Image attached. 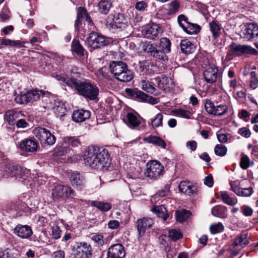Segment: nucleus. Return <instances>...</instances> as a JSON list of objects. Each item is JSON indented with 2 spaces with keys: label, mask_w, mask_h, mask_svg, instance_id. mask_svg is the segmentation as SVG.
<instances>
[{
  "label": "nucleus",
  "mask_w": 258,
  "mask_h": 258,
  "mask_svg": "<svg viewBox=\"0 0 258 258\" xmlns=\"http://www.w3.org/2000/svg\"><path fill=\"white\" fill-rule=\"evenodd\" d=\"M83 158L86 166L98 170H106L111 163L108 150L102 147H87L84 151Z\"/></svg>",
  "instance_id": "1"
},
{
  "label": "nucleus",
  "mask_w": 258,
  "mask_h": 258,
  "mask_svg": "<svg viewBox=\"0 0 258 258\" xmlns=\"http://www.w3.org/2000/svg\"><path fill=\"white\" fill-rule=\"evenodd\" d=\"M71 83V88L79 95L90 100H95L98 98L99 89L94 82L85 79H76Z\"/></svg>",
  "instance_id": "2"
},
{
  "label": "nucleus",
  "mask_w": 258,
  "mask_h": 258,
  "mask_svg": "<svg viewBox=\"0 0 258 258\" xmlns=\"http://www.w3.org/2000/svg\"><path fill=\"white\" fill-rule=\"evenodd\" d=\"M110 72L115 79L121 82H129L133 78V74L123 61H112L109 64Z\"/></svg>",
  "instance_id": "3"
},
{
  "label": "nucleus",
  "mask_w": 258,
  "mask_h": 258,
  "mask_svg": "<svg viewBox=\"0 0 258 258\" xmlns=\"http://www.w3.org/2000/svg\"><path fill=\"white\" fill-rule=\"evenodd\" d=\"M145 174L151 179L157 180L164 172L163 166L158 161L153 160L147 163Z\"/></svg>",
  "instance_id": "4"
},
{
  "label": "nucleus",
  "mask_w": 258,
  "mask_h": 258,
  "mask_svg": "<svg viewBox=\"0 0 258 258\" xmlns=\"http://www.w3.org/2000/svg\"><path fill=\"white\" fill-rule=\"evenodd\" d=\"M86 43L90 50L92 51L95 49L107 45L109 41L103 36L93 32L87 39Z\"/></svg>",
  "instance_id": "5"
},
{
  "label": "nucleus",
  "mask_w": 258,
  "mask_h": 258,
  "mask_svg": "<svg viewBox=\"0 0 258 258\" xmlns=\"http://www.w3.org/2000/svg\"><path fill=\"white\" fill-rule=\"evenodd\" d=\"M72 250L75 258H90L92 254L91 245L85 242L76 243Z\"/></svg>",
  "instance_id": "6"
},
{
  "label": "nucleus",
  "mask_w": 258,
  "mask_h": 258,
  "mask_svg": "<svg viewBox=\"0 0 258 258\" xmlns=\"http://www.w3.org/2000/svg\"><path fill=\"white\" fill-rule=\"evenodd\" d=\"M33 134L41 144L52 145L55 143L56 139L50 132L44 127H37L33 130Z\"/></svg>",
  "instance_id": "7"
},
{
  "label": "nucleus",
  "mask_w": 258,
  "mask_h": 258,
  "mask_svg": "<svg viewBox=\"0 0 258 258\" xmlns=\"http://www.w3.org/2000/svg\"><path fill=\"white\" fill-rule=\"evenodd\" d=\"M125 92L127 95L139 101L147 102L153 105L158 103L156 98L137 89L126 88Z\"/></svg>",
  "instance_id": "8"
},
{
  "label": "nucleus",
  "mask_w": 258,
  "mask_h": 258,
  "mask_svg": "<svg viewBox=\"0 0 258 258\" xmlns=\"http://www.w3.org/2000/svg\"><path fill=\"white\" fill-rule=\"evenodd\" d=\"M74 195V191L70 187L62 185H57L52 189V197L53 200H57L64 197L70 198Z\"/></svg>",
  "instance_id": "9"
},
{
  "label": "nucleus",
  "mask_w": 258,
  "mask_h": 258,
  "mask_svg": "<svg viewBox=\"0 0 258 258\" xmlns=\"http://www.w3.org/2000/svg\"><path fill=\"white\" fill-rule=\"evenodd\" d=\"M205 108L208 113L218 116L224 114L228 110V107L226 105L220 104L215 106L213 102L209 100H206Z\"/></svg>",
  "instance_id": "10"
},
{
  "label": "nucleus",
  "mask_w": 258,
  "mask_h": 258,
  "mask_svg": "<svg viewBox=\"0 0 258 258\" xmlns=\"http://www.w3.org/2000/svg\"><path fill=\"white\" fill-rule=\"evenodd\" d=\"M242 37L247 41L255 40L258 37V25L255 23L245 25L242 31Z\"/></svg>",
  "instance_id": "11"
},
{
  "label": "nucleus",
  "mask_w": 258,
  "mask_h": 258,
  "mask_svg": "<svg viewBox=\"0 0 258 258\" xmlns=\"http://www.w3.org/2000/svg\"><path fill=\"white\" fill-rule=\"evenodd\" d=\"M218 69L214 64H209L203 72L205 81L210 84L215 82L218 78Z\"/></svg>",
  "instance_id": "12"
},
{
  "label": "nucleus",
  "mask_w": 258,
  "mask_h": 258,
  "mask_svg": "<svg viewBox=\"0 0 258 258\" xmlns=\"http://www.w3.org/2000/svg\"><path fill=\"white\" fill-rule=\"evenodd\" d=\"M18 147L22 151L35 152L37 151L38 144L34 139H25L18 143Z\"/></svg>",
  "instance_id": "13"
},
{
  "label": "nucleus",
  "mask_w": 258,
  "mask_h": 258,
  "mask_svg": "<svg viewBox=\"0 0 258 258\" xmlns=\"http://www.w3.org/2000/svg\"><path fill=\"white\" fill-rule=\"evenodd\" d=\"M125 255L124 246L121 244L112 245L107 252V258H124Z\"/></svg>",
  "instance_id": "14"
},
{
  "label": "nucleus",
  "mask_w": 258,
  "mask_h": 258,
  "mask_svg": "<svg viewBox=\"0 0 258 258\" xmlns=\"http://www.w3.org/2000/svg\"><path fill=\"white\" fill-rule=\"evenodd\" d=\"M161 31V28L158 25L152 24L146 27L142 31V34L145 38L155 39L158 36Z\"/></svg>",
  "instance_id": "15"
},
{
  "label": "nucleus",
  "mask_w": 258,
  "mask_h": 258,
  "mask_svg": "<svg viewBox=\"0 0 258 258\" xmlns=\"http://www.w3.org/2000/svg\"><path fill=\"white\" fill-rule=\"evenodd\" d=\"M230 47L233 53L237 55L242 54H254L257 52L256 50L248 45H242L236 43H232Z\"/></svg>",
  "instance_id": "16"
},
{
  "label": "nucleus",
  "mask_w": 258,
  "mask_h": 258,
  "mask_svg": "<svg viewBox=\"0 0 258 258\" xmlns=\"http://www.w3.org/2000/svg\"><path fill=\"white\" fill-rule=\"evenodd\" d=\"M14 233L21 238L26 239L32 234L31 228L28 225L18 224L14 229Z\"/></svg>",
  "instance_id": "17"
},
{
  "label": "nucleus",
  "mask_w": 258,
  "mask_h": 258,
  "mask_svg": "<svg viewBox=\"0 0 258 258\" xmlns=\"http://www.w3.org/2000/svg\"><path fill=\"white\" fill-rule=\"evenodd\" d=\"M153 224L151 218H144L139 219L137 222L138 231L140 236H143L146 232L147 228H150Z\"/></svg>",
  "instance_id": "18"
},
{
  "label": "nucleus",
  "mask_w": 258,
  "mask_h": 258,
  "mask_svg": "<svg viewBox=\"0 0 258 258\" xmlns=\"http://www.w3.org/2000/svg\"><path fill=\"white\" fill-rule=\"evenodd\" d=\"M178 188L180 192L188 196L196 194L198 191V188L196 185L186 181H181L178 185Z\"/></svg>",
  "instance_id": "19"
},
{
  "label": "nucleus",
  "mask_w": 258,
  "mask_h": 258,
  "mask_svg": "<svg viewBox=\"0 0 258 258\" xmlns=\"http://www.w3.org/2000/svg\"><path fill=\"white\" fill-rule=\"evenodd\" d=\"M210 32L214 40L219 38L222 34V26L216 20L210 21L208 24Z\"/></svg>",
  "instance_id": "20"
},
{
  "label": "nucleus",
  "mask_w": 258,
  "mask_h": 258,
  "mask_svg": "<svg viewBox=\"0 0 258 258\" xmlns=\"http://www.w3.org/2000/svg\"><path fill=\"white\" fill-rule=\"evenodd\" d=\"M112 25L115 28L124 29L128 24V20L123 14H118L114 16Z\"/></svg>",
  "instance_id": "21"
},
{
  "label": "nucleus",
  "mask_w": 258,
  "mask_h": 258,
  "mask_svg": "<svg viewBox=\"0 0 258 258\" xmlns=\"http://www.w3.org/2000/svg\"><path fill=\"white\" fill-rule=\"evenodd\" d=\"M70 180L72 185L78 189H81L85 183V178L78 172L73 173L70 176Z\"/></svg>",
  "instance_id": "22"
},
{
  "label": "nucleus",
  "mask_w": 258,
  "mask_h": 258,
  "mask_svg": "<svg viewBox=\"0 0 258 258\" xmlns=\"http://www.w3.org/2000/svg\"><path fill=\"white\" fill-rule=\"evenodd\" d=\"M90 116V112L88 110L80 109L74 111L72 114V119L76 122H81Z\"/></svg>",
  "instance_id": "23"
},
{
  "label": "nucleus",
  "mask_w": 258,
  "mask_h": 258,
  "mask_svg": "<svg viewBox=\"0 0 258 258\" xmlns=\"http://www.w3.org/2000/svg\"><path fill=\"white\" fill-rule=\"evenodd\" d=\"M143 140L146 143L152 144L163 149H165L166 147L165 142L162 138L157 136L151 135L144 138Z\"/></svg>",
  "instance_id": "24"
},
{
  "label": "nucleus",
  "mask_w": 258,
  "mask_h": 258,
  "mask_svg": "<svg viewBox=\"0 0 258 258\" xmlns=\"http://www.w3.org/2000/svg\"><path fill=\"white\" fill-rule=\"evenodd\" d=\"M111 0H100L97 4L98 12L101 14L106 15L112 7Z\"/></svg>",
  "instance_id": "25"
},
{
  "label": "nucleus",
  "mask_w": 258,
  "mask_h": 258,
  "mask_svg": "<svg viewBox=\"0 0 258 258\" xmlns=\"http://www.w3.org/2000/svg\"><path fill=\"white\" fill-rule=\"evenodd\" d=\"M6 171L8 172L9 174L8 176H20L23 178V173L27 171L26 170H23V169L17 166L10 165L9 166L6 167Z\"/></svg>",
  "instance_id": "26"
},
{
  "label": "nucleus",
  "mask_w": 258,
  "mask_h": 258,
  "mask_svg": "<svg viewBox=\"0 0 258 258\" xmlns=\"http://www.w3.org/2000/svg\"><path fill=\"white\" fill-rule=\"evenodd\" d=\"M151 211L158 217L162 218L163 221H166L169 217L166 208L163 205L154 206Z\"/></svg>",
  "instance_id": "27"
},
{
  "label": "nucleus",
  "mask_w": 258,
  "mask_h": 258,
  "mask_svg": "<svg viewBox=\"0 0 258 258\" xmlns=\"http://www.w3.org/2000/svg\"><path fill=\"white\" fill-rule=\"evenodd\" d=\"M45 92L42 90L32 89L27 91V95L29 97L30 102L36 101L43 97Z\"/></svg>",
  "instance_id": "28"
},
{
  "label": "nucleus",
  "mask_w": 258,
  "mask_h": 258,
  "mask_svg": "<svg viewBox=\"0 0 258 258\" xmlns=\"http://www.w3.org/2000/svg\"><path fill=\"white\" fill-rule=\"evenodd\" d=\"M20 113L13 110L7 111L5 115V120L10 125H14L16 122V120L19 118Z\"/></svg>",
  "instance_id": "29"
},
{
  "label": "nucleus",
  "mask_w": 258,
  "mask_h": 258,
  "mask_svg": "<svg viewBox=\"0 0 258 258\" xmlns=\"http://www.w3.org/2000/svg\"><path fill=\"white\" fill-rule=\"evenodd\" d=\"M53 110L57 116H62L67 111L66 105L61 101L56 102L53 107Z\"/></svg>",
  "instance_id": "30"
},
{
  "label": "nucleus",
  "mask_w": 258,
  "mask_h": 258,
  "mask_svg": "<svg viewBox=\"0 0 258 258\" xmlns=\"http://www.w3.org/2000/svg\"><path fill=\"white\" fill-rule=\"evenodd\" d=\"M182 29L187 34L192 35L198 34L200 32L201 28L200 26L197 24L189 22L187 24L185 27Z\"/></svg>",
  "instance_id": "31"
},
{
  "label": "nucleus",
  "mask_w": 258,
  "mask_h": 258,
  "mask_svg": "<svg viewBox=\"0 0 258 258\" xmlns=\"http://www.w3.org/2000/svg\"><path fill=\"white\" fill-rule=\"evenodd\" d=\"M248 243V240L247 238V235L242 234L235 239L234 242L230 245V248H231L232 247L236 246H245Z\"/></svg>",
  "instance_id": "32"
},
{
  "label": "nucleus",
  "mask_w": 258,
  "mask_h": 258,
  "mask_svg": "<svg viewBox=\"0 0 258 258\" xmlns=\"http://www.w3.org/2000/svg\"><path fill=\"white\" fill-rule=\"evenodd\" d=\"M141 83L142 88L145 91L155 95L158 94L156 88L149 81L143 80L141 81Z\"/></svg>",
  "instance_id": "33"
},
{
  "label": "nucleus",
  "mask_w": 258,
  "mask_h": 258,
  "mask_svg": "<svg viewBox=\"0 0 258 258\" xmlns=\"http://www.w3.org/2000/svg\"><path fill=\"white\" fill-rule=\"evenodd\" d=\"M72 50L80 56H84L85 49L78 40H74L72 43Z\"/></svg>",
  "instance_id": "34"
},
{
  "label": "nucleus",
  "mask_w": 258,
  "mask_h": 258,
  "mask_svg": "<svg viewBox=\"0 0 258 258\" xmlns=\"http://www.w3.org/2000/svg\"><path fill=\"white\" fill-rule=\"evenodd\" d=\"M180 47L182 52L186 54L191 53L194 49V45L187 39L181 41Z\"/></svg>",
  "instance_id": "35"
},
{
  "label": "nucleus",
  "mask_w": 258,
  "mask_h": 258,
  "mask_svg": "<svg viewBox=\"0 0 258 258\" xmlns=\"http://www.w3.org/2000/svg\"><path fill=\"white\" fill-rule=\"evenodd\" d=\"M128 125L131 127H136L140 124V121L138 117L132 112L127 114L126 115Z\"/></svg>",
  "instance_id": "36"
},
{
  "label": "nucleus",
  "mask_w": 258,
  "mask_h": 258,
  "mask_svg": "<svg viewBox=\"0 0 258 258\" xmlns=\"http://www.w3.org/2000/svg\"><path fill=\"white\" fill-rule=\"evenodd\" d=\"M91 205L103 212L109 211L111 208V205L109 203L98 201H92Z\"/></svg>",
  "instance_id": "37"
},
{
  "label": "nucleus",
  "mask_w": 258,
  "mask_h": 258,
  "mask_svg": "<svg viewBox=\"0 0 258 258\" xmlns=\"http://www.w3.org/2000/svg\"><path fill=\"white\" fill-rule=\"evenodd\" d=\"M190 212L185 210L177 211L176 212V217L177 221L182 223L186 221L190 216Z\"/></svg>",
  "instance_id": "38"
},
{
  "label": "nucleus",
  "mask_w": 258,
  "mask_h": 258,
  "mask_svg": "<svg viewBox=\"0 0 258 258\" xmlns=\"http://www.w3.org/2000/svg\"><path fill=\"white\" fill-rule=\"evenodd\" d=\"M179 3L177 0H174L168 5L167 14L171 15L175 14L179 9Z\"/></svg>",
  "instance_id": "39"
},
{
  "label": "nucleus",
  "mask_w": 258,
  "mask_h": 258,
  "mask_svg": "<svg viewBox=\"0 0 258 258\" xmlns=\"http://www.w3.org/2000/svg\"><path fill=\"white\" fill-rule=\"evenodd\" d=\"M160 47L165 53H169L171 51V42L169 39L163 37L160 40Z\"/></svg>",
  "instance_id": "40"
},
{
  "label": "nucleus",
  "mask_w": 258,
  "mask_h": 258,
  "mask_svg": "<svg viewBox=\"0 0 258 258\" xmlns=\"http://www.w3.org/2000/svg\"><path fill=\"white\" fill-rule=\"evenodd\" d=\"M221 199L226 204L233 206L236 204L235 199L231 198L227 191H221L220 193Z\"/></svg>",
  "instance_id": "41"
},
{
  "label": "nucleus",
  "mask_w": 258,
  "mask_h": 258,
  "mask_svg": "<svg viewBox=\"0 0 258 258\" xmlns=\"http://www.w3.org/2000/svg\"><path fill=\"white\" fill-rule=\"evenodd\" d=\"M89 15L86 10L82 7H79L78 10L77 18L76 21V25L79 27L81 23V19H85Z\"/></svg>",
  "instance_id": "42"
},
{
  "label": "nucleus",
  "mask_w": 258,
  "mask_h": 258,
  "mask_svg": "<svg viewBox=\"0 0 258 258\" xmlns=\"http://www.w3.org/2000/svg\"><path fill=\"white\" fill-rule=\"evenodd\" d=\"M15 101L19 104H27L30 102L29 97L26 92H21L20 94L17 95L15 98Z\"/></svg>",
  "instance_id": "43"
},
{
  "label": "nucleus",
  "mask_w": 258,
  "mask_h": 258,
  "mask_svg": "<svg viewBox=\"0 0 258 258\" xmlns=\"http://www.w3.org/2000/svg\"><path fill=\"white\" fill-rule=\"evenodd\" d=\"M155 80L157 83L159 88L165 90L166 88L168 87L169 79L167 77H158L155 78Z\"/></svg>",
  "instance_id": "44"
},
{
  "label": "nucleus",
  "mask_w": 258,
  "mask_h": 258,
  "mask_svg": "<svg viewBox=\"0 0 258 258\" xmlns=\"http://www.w3.org/2000/svg\"><path fill=\"white\" fill-rule=\"evenodd\" d=\"M64 143L73 147H78L81 144L79 139L75 137H70L64 138Z\"/></svg>",
  "instance_id": "45"
},
{
  "label": "nucleus",
  "mask_w": 258,
  "mask_h": 258,
  "mask_svg": "<svg viewBox=\"0 0 258 258\" xmlns=\"http://www.w3.org/2000/svg\"><path fill=\"white\" fill-rule=\"evenodd\" d=\"M173 112L176 116L186 119L190 118L191 112L188 110L179 108L175 109Z\"/></svg>",
  "instance_id": "46"
},
{
  "label": "nucleus",
  "mask_w": 258,
  "mask_h": 258,
  "mask_svg": "<svg viewBox=\"0 0 258 258\" xmlns=\"http://www.w3.org/2000/svg\"><path fill=\"white\" fill-rule=\"evenodd\" d=\"M142 48L145 52L150 54L151 55H152V54L154 53L157 48L155 45L149 42L144 43Z\"/></svg>",
  "instance_id": "47"
},
{
  "label": "nucleus",
  "mask_w": 258,
  "mask_h": 258,
  "mask_svg": "<svg viewBox=\"0 0 258 258\" xmlns=\"http://www.w3.org/2000/svg\"><path fill=\"white\" fill-rule=\"evenodd\" d=\"M224 229V226L220 222L212 224L210 227V232L213 234L220 233L222 232Z\"/></svg>",
  "instance_id": "48"
},
{
  "label": "nucleus",
  "mask_w": 258,
  "mask_h": 258,
  "mask_svg": "<svg viewBox=\"0 0 258 258\" xmlns=\"http://www.w3.org/2000/svg\"><path fill=\"white\" fill-rule=\"evenodd\" d=\"M163 114L161 113H158L155 117L152 119L151 123L154 127H158L162 125Z\"/></svg>",
  "instance_id": "49"
},
{
  "label": "nucleus",
  "mask_w": 258,
  "mask_h": 258,
  "mask_svg": "<svg viewBox=\"0 0 258 258\" xmlns=\"http://www.w3.org/2000/svg\"><path fill=\"white\" fill-rule=\"evenodd\" d=\"M227 149L226 146L219 144L217 145L214 149L216 155L219 156H224L226 154Z\"/></svg>",
  "instance_id": "50"
},
{
  "label": "nucleus",
  "mask_w": 258,
  "mask_h": 258,
  "mask_svg": "<svg viewBox=\"0 0 258 258\" xmlns=\"http://www.w3.org/2000/svg\"><path fill=\"white\" fill-rule=\"evenodd\" d=\"M20 44L21 42L19 41L11 40L6 38L0 39V45L14 46L20 45Z\"/></svg>",
  "instance_id": "51"
},
{
  "label": "nucleus",
  "mask_w": 258,
  "mask_h": 258,
  "mask_svg": "<svg viewBox=\"0 0 258 258\" xmlns=\"http://www.w3.org/2000/svg\"><path fill=\"white\" fill-rule=\"evenodd\" d=\"M169 236L172 240L176 241L181 238L182 235L179 230L172 229L169 231Z\"/></svg>",
  "instance_id": "52"
},
{
  "label": "nucleus",
  "mask_w": 258,
  "mask_h": 258,
  "mask_svg": "<svg viewBox=\"0 0 258 258\" xmlns=\"http://www.w3.org/2000/svg\"><path fill=\"white\" fill-rule=\"evenodd\" d=\"M253 189L252 187L248 188H239V192L237 195L242 197H249L253 193Z\"/></svg>",
  "instance_id": "53"
},
{
  "label": "nucleus",
  "mask_w": 258,
  "mask_h": 258,
  "mask_svg": "<svg viewBox=\"0 0 258 258\" xmlns=\"http://www.w3.org/2000/svg\"><path fill=\"white\" fill-rule=\"evenodd\" d=\"M250 87L254 89L258 87V79L256 76L255 72H251L250 73Z\"/></svg>",
  "instance_id": "54"
},
{
  "label": "nucleus",
  "mask_w": 258,
  "mask_h": 258,
  "mask_svg": "<svg viewBox=\"0 0 258 258\" xmlns=\"http://www.w3.org/2000/svg\"><path fill=\"white\" fill-rule=\"evenodd\" d=\"M165 53H166L162 49L159 50L156 48L154 53L152 54V56L159 59L167 60V56Z\"/></svg>",
  "instance_id": "55"
},
{
  "label": "nucleus",
  "mask_w": 258,
  "mask_h": 258,
  "mask_svg": "<svg viewBox=\"0 0 258 258\" xmlns=\"http://www.w3.org/2000/svg\"><path fill=\"white\" fill-rule=\"evenodd\" d=\"M250 160L247 155H242L240 165L243 169H246L249 167Z\"/></svg>",
  "instance_id": "56"
},
{
  "label": "nucleus",
  "mask_w": 258,
  "mask_h": 258,
  "mask_svg": "<svg viewBox=\"0 0 258 258\" xmlns=\"http://www.w3.org/2000/svg\"><path fill=\"white\" fill-rule=\"evenodd\" d=\"M55 78L57 81L62 82L67 84L69 87L71 88V83L72 82L73 80H76L74 77H72L71 80H69L67 79L65 77L60 75H56L55 76Z\"/></svg>",
  "instance_id": "57"
},
{
  "label": "nucleus",
  "mask_w": 258,
  "mask_h": 258,
  "mask_svg": "<svg viewBox=\"0 0 258 258\" xmlns=\"http://www.w3.org/2000/svg\"><path fill=\"white\" fill-rule=\"evenodd\" d=\"M178 22L182 29L185 27L187 24L189 23L187 18L184 15H180L178 17Z\"/></svg>",
  "instance_id": "58"
},
{
  "label": "nucleus",
  "mask_w": 258,
  "mask_h": 258,
  "mask_svg": "<svg viewBox=\"0 0 258 258\" xmlns=\"http://www.w3.org/2000/svg\"><path fill=\"white\" fill-rule=\"evenodd\" d=\"M70 151L68 148L65 147H60L56 149L55 154L58 156H62Z\"/></svg>",
  "instance_id": "59"
},
{
  "label": "nucleus",
  "mask_w": 258,
  "mask_h": 258,
  "mask_svg": "<svg viewBox=\"0 0 258 258\" xmlns=\"http://www.w3.org/2000/svg\"><path fill=\"white\" fill-rule=\"evenodd\" d=\"M61 231L60 228L57 225L52 227V236L54 239H58L60 237Z\"/></svg>",
  "instance_id": "60"
},
{
  "label": "nucleus",
  "mask_w": 258,
  "mask_h": 258,
  "mask_svg": "<svg viewBox=\"0 0 258 258\" xmlns=\"http://www.w3.org/2000/svg\"><path fill=\"white\" fill-rule=\"evenodd\" d=\"M238 133L242 137L245 138H249L251 135L250 130L246 127H242L239 130Z\"/></svg>",
  "instance_id": "61"
},
{
  "label": "nucleus",
  "mask_w": 258,
  "mask_h": 258,
  "mask_svg": "<svg viewBox=\"0 0 258 258\" xmlns=\"http://www.w3.org/2000/svg\"><path fill=\"white\" fill-rule=\"evenodd\" d=\"M92 239L100 245H103L104 243L103 237L100 234L95 235L92 236Z\"/></svg>",
  "instance_id": "62"
},
{
  "label": "nucleus",
  "mask_w": 258,
  "mask_h": 258,
  "mask_svg": "<svg viewBox=\"0 0 258 258\" xmlns=\"http://www.w3.org/2000/svg\"><path fill=\"white\" fill-rule=\"evenodd\" d=\"M70 71L72 76L80 75L82 73V69L75 66H71Z\"/></svg>",
  "instance_id": "63"
},
{
  "label": "nucleus",
  "mask_w": 258,
  "mask_h": 258,
  "mask_svg": "<svg viewBox=\"0 0 258 258\" xmlns=\"http://www.w3.org/2000/svg\"><path fill=\"white\" fill-rule=\"evenodd\" d=\"M223 208L221 206H216L212 209L211 213L214 216L221 217L220 212L222 211Z\"/></svg>",
  "instance_id": "64"
}]
</instances>
